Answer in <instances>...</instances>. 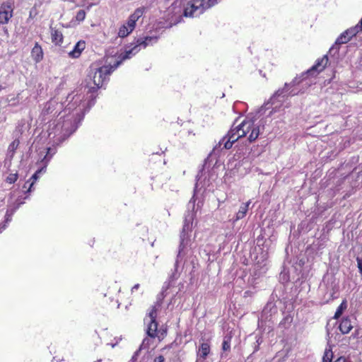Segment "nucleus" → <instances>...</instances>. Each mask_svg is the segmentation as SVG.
Masks as SVG:
<instances>
[{
  "label": "nucleus",
  "mask_w": 362,
  "mask_h": 362,
  "mask_svg": "<svg viewBox=\"0 0 362 362\" xmlns=\"http://www.w3.org/2000/svg\"><path fill=\"white\" fill-rule=\"evenodd\" d=\"M123 62L122 58L116 62L112 66H103L97 69H91L88 73V78L90 81L88 82V93L91 95L90 97L91 99L88 102V105L90 107L95 103V99L96 95L94 93L102 87L103 83L107 79V76L117 69L121 63Z\"/></svg>",
  "instance_id": "1"
},
{
  "label": "nucleus",
  "mask_w": 362,
  "mask_h": 362,
  "mask_svg": "<svg viewBox=\"0 0 362 362\" xmlns=\"http://www.w3.org/2000/svg\"><path fill=\"white\" fill-rule=\"evenodd\" d=\"M328 62L327 55H324L321 59H318L316 63L305 73H303L301 76V79L299 80L298 78H295L291 83H286V88H292L305 79V76L308 75H316L324 70Z\"/></svg>",
  "instance_id": "2"
},
{
  "label": "nucleus",
  "mask_w": 362,
  "mask_h": 362,
  "mask_svg": "<svg viewBox=\"0 0 362 362\" xmlns=\"http://www.w3.org/2000/svg\"><path fill=\"white\" fill-rule=\"evenodd\" d=\"M156 37L146 36L139 37L136 40L135 45L132 48L127 49L123 54L119 56V58H122L123 61L129 59L132 54H135L140 50L139 47L145 48L148 45L156 42Z\"/></svg>",
  "instance_id": "3"
},
{
  "label": "nucleus",
  "mask_w": 362,
  "mask_h": 362,
  "mask_svg": "<svg viewBox=\"0 0 362 362\" xmlns=\"http://www.w3.org/2000/svg\"><path fill=\"white\" fill-rule=\"evenodd\" d=\"M161 305V302L157 301L156 305L151 307V310L148 313L149 322H148V327L146 334L151 338H156L158 336V322H156L158 308Z\"/></svg>",
  "instance_id": "4"
},
{
  "label": "nucleus",
  "mask_w": 362,
  "mask_h": 362,
  "mask_svg": "<svg viewBox=\"0 0 362 362\" xmlns=\"http://www.w3.org/2000/svg\"><path fill=\"white\" fill-rule=\"evenodd\" d=\"M204 0H191L187 2L184 8L185 17H197L205 11Z\"/></svg>",
  "instance_id": "5"
},
{
  "label": "nucleus",
  "mask_w": 362,
  "mask_h": 362,
  "mask_svg": "<svg viewBox=\"0 0 362 362\" xmlns=\"http://www.w3.org/2000/svg\"><path fill=\"white\" fill-rule=\"evenodd\" d=\"M246 135V132L243 131L242 134H239L238 136H234L229 133L227 134L226 136H225L218 143V145H216L213 151H215L218 147H221L222 144H223V148L226 149H230L233 144L238 140V139L243 137Z\"/></svg>",
  "instance_id": "6"
},
{
  "label": "nucleus",
  "mask_w": 362,
  "mask_h": 362,
  "mask_svg": "<svg viewBox=\"0 0 362 362\" xmlns=\"http://www.w3.org/2000/svg\"><path fill=\"white\" fill-rule=\"evenodd\" d=\"M13 16V8L9 2L3 3L0 7V23L6 24Z\"/></svg>",
  "instance_id": "7"
},
{
  "label": "nucleus",
  "mask_w": 362,
  "mask_h": 362,
  "mask_svg": "<svg viewBox=\"0 0 362 362\" xmlns=\"http://www.w3.org/2000/svg\"><path fill=\"white\" fill-rule=\"evenodd\" d=\"M290 88H286V83L284 84V88L278 89L271 97L269 101L265 104L267 105L268 103L274 104V100L279 98H284L288 95H295L297 94L296 92H294L293 90H289Z\"/></svg>",
  "instance_id": "8"
},
{
  "label": "nucleus",
  "mask_w": 362,
  "mask_h": 362,
  "mask_svg": "<svg viewBox=\"0 0 362 362\" xmlns=\"http://www.w3.org/2000/svg\"><path fill=\"white\" fill-rule=\"evenodd\" d=\"M252 126L251 123V120H244L240 124L236 127H234V124L232 126L230 131L228 132L230 134H233L234 136H238L240 134V132L244 131L246 132V134L249 132L250 129Z\"/></svg>",
  "instance_id": "9"
},
{
  "label": "nucleus",
  "mask_w": 362,
  "mask_h": 362,
  "mask_svg": "<svg viewBox=\"0 0 362 362\" xmlns=\"http://www.w3.org/2000/svg\"><path fill=\"white\" fill-rule=\"evenodd\" d=\"M351 40L350 37L347 35L344 34L343 32L336 40L335 44L329 49V52L331 54H335L339 52V45L341 44H345Z\"/></svg>",
  "instance_id": "10"
},
{
  "label": "nucleus",
  "mask_w": 362,
  "mask_h": 362,
  "mask_svg": "<svg viewBox=\"0 0 362 362\" xmlns=\"http://www.w3.org/2000/svg\"><path fill=\"white\" fill-rule=\"evenodd\" d=\"M77 125H76L75 122H73L70 120H66L64 122L62 129L65 132L63 134V138L62 141L65 140L68 138L71 134H73L77 129Z\"/></svg>",
  "instance_id": "11"
},
{
  "label": "nucleus",
  "mask_w": 362,
  "mask_h": 362,
  "mask_svg": "<svg viewBox=\"0 0 362 362\" xmlns=\"http://www.w3.org/2000/svg\"><path fill=\"white\" fill-rule=\"evenodd\" d=\"M86 47V42L85 41L81 40L78 41L74 46V49L69 52V56L71 58L76 59L78 58L82 51L84 50Z\"/></svg>",
  "instance_id": "12"
},
{
  "label": "nucleus",
  "mask_w": 362,
  "mask_h": 362,
  "mask_svg": "<svg viewBox=\"0 0 362 362\" xmlns=\"http://www.w3.org/2000/svg\"><path fill=\"white\" fill-rule=\"evenodd\" d=\"M31 57L36 63L41 62L43 59L42 49L37 42L35 44L34 47L32 49Z\"/></svg>",
  "instance_id": "13"
},
{
  "label": "nucleus",
  "mask_w": 362,
  "mask_h": 362,
  "mask_svg": "<svg viewBox=\"0 0 362 362\" xmlns=\"http://www.w3.org/2000/svg\"><path fill=\"white\" fill-rule=\"evenodd\" d=\"M352 328L353 326L350 318L349 317H343L339 326L340 332L343 334H348Z\"/></svg>",
  "instance_id": "14"
},
{
  "label": "nucleus",
  "mask_w": 362,
  "mask_h": 362,
  "mask_svg": "<svg viewBox=\"0 0 362 362\" xmlns=\"http://www.w3.org/2000/svg\"><path fill=\"white\" fill-rule=\"evenodd\" d=\"M192 227L183 225L182 231L180 233V243L179 245V252L178 255L180 254L181 251L185 248V245L184 244V241L187 238V234L188 231L191 230Z\"/></svg>",
  "instance_id": "15"
},
{
  "label": "nucleus",
  "mask_w": 362,
  "mask_h": 362,
  "mask_svg": "<svg viewBox=\"0 0 362 362\" xmlns=\"http://www.w3.org/2000/svg\"><path fill=\"white\" fill-rule=\"evenodd\" d=\"M210 351V345L208 342H203L199 348L197 356L205 359Z\"/></svg>",
  "instance_id": "16"
},
{
  "label": "nucleus",
  "mask_w": 362,
  "mask_h": 362,
  "mask_svg": "<svg viewBox=\"0 0 362 362\" xmlns=\"http://www.w3.org/2000/svg\"><path fill=\"white\" fill-rule=\"evenodd\" d=\"M252 126L250 129L251 130V133L249 135L248 140L250 142L255 141L259 135V127L254 124V122L251 121Z\"/></svg>",
  "instance_id": "17"
},
{
  "label": "nucleus",
  "mask_w": 362,
  "mask_h": 362,
  "mask_svg": "<svg viewBox=\"0 0 362 362\" xmlns=\"http://www.w3.org/2000/svg\"><path fill=\"white\" fill-rule=\"evenodd\" d=\"M277 311V308L274 302H268L267 305L264 306L263 309V313L264 315H269L272 316L273 314L276 313Z\"/></svg>",
  "instance_id": "18"
},
{
  "label": "nucleus",
  "mask_w": 362,
  "mask_h": 362,
  "mask_svg": "<svg viewBox=\"0 0 362 362\" xmlns=\"http://www.w3.org/2000/svg\"><path fill=\"white\" fill-rule=\"evenodd\" d=\"M250 204V201L243 204L239 209V211L236 214V220H240L243 218L248 210V206Z\"/></svg>",
  "instance_id": "19"
},
{
  "label": "nucleus",
  "mask_w": 362,
  "mask_h": 362,
  "mask_svg": "<svg viewBox=\"0 0 362 362\" xmlns=\"http://www.w3.org/2000/svg\"><path fill=\"white\" fill-rule=\"evenodd\" d=\"M333 357L334 354L332 350V346L328 344V347L325 349L324 352L322 362H332Z\"/></svg>",
  "instance_id": "20"
},
{
  "label": "nucleus",
  "mask_w": 362,
  "mask_h": 362,
  "mask_svg": "<svg viewBox=\"0 0 362 362\" xmlns=\"http://www.w3.org/2000/svg\"><path fill=\"white\" fill-rule=\"evenodd\" d=\"M52 42L56 45H59L63 41V35L61 32L57 30H54L52 31Z\"/></svg>",
  "instance_id": "21"
},
{
  "label": "nucleus",
  "mask_w": 362,
  "mask_h": 362,
  "mask_svg": "<svg viewBox=\"0 0 362 362\" xmlns=\"http://www.w3.org/2000/svg\"><path fill=\"white\" fill-rule=\"evenodd\" d=\"M347 308V302L346 300H342L341 303L339 305L334 314V318L338 319L343 313L344 310Z\"/></svg>",
  "instance_id": "22"
},
{
  "label": "nucleus",
  "mask_w": 362,
  "mask_h": 362,
  "mask_svg": "<svg viewBox=\"0 0 362 362\" xmlns=\"http://www.w3.org/2000/svg\"><path fill=\"white\" fill-rule=\"evenodd\" d=\"M45 167L41 168H40V169H39V170H37V171H36V172L33 175V176L31 177V178H30V179L33 180V181L31 183H30V184H29V186H28V189H27L26 192H30V191H31V188H32V187H33V185H34V182H35V180H37L38 179V177H39L38 175H39L40 173H41L42 172H45Z\"/></svg>",
  "instance_id": "23"
},
{
  "label": "nucleus",
  "mask_w": 362,
  "mask_h": 362,
  "mask_svg": "<svg viewBox=\"0 0 362 362\" xmlns=\"http://www.w3.org/2000/svg\"><path fill=\"white\" fill-rule=\"evenodd\" d=\"M144 7H141V8H138L135 10V11L134 12V13H132L129 18L135 20L136 21H137L140 17L142 16L144 12Z\"/></svg>",
  "instance_id": "24"
},
{
  "label": "nucleus",
  "mask_w": 362,
  "mask_h": 362,
  "mask_svg": "<svg viewBox=\"0 0 362 362\" xmlns=\"http://www.w3.org/2000/svg\"><path fill=\"white\" fill-rule=\"evenodd\" d=\"M132 32V31H130V30L125 25H123L119 29L118 36L120 37H127Z\"/></svg>",
  "instance_id": "25"
},
{
  "label": "nucleus",
  "mask_w": 362,
  "mask_h": 362,
  "mask_svg": "<svg viewBox=\"0 0 362 362\" xmlns=\"http://www.w3.org/2000/svg\"><path fill=\"white\" fill-rule=\"evenodd\" d=\"M194 214L192 211H188L185 214L184 225L191 226L192 225Z\"/></svg>",
  "instance_id": "26"
},
{
  "label": "nucleus",
  "mask_w": 362,
  "mask_h": 362,
  "mask_svg": "<svg viewBox=\"0 0 362 362\" xmlns=\"http://www.w3.org/2000/svg\"><path fill=\"white\" fill-rule=\"evenodd\" d=\"M83 97L81 95H76L71 98V100H74L72 104H69V109H73L75 107V105H78L81 103Z\"/></svg>",
  "instance_id": "27"
},
{
  "label": "nucleus",
  "mask_w": 362,
  "mask_h": 362,
  "mask_svg": "<svg viewBox=\"0 0 362 362\" xmlns=\"http://www.w3.org/2000/svg\"><path fill=\"white\" fill-rule=\"evenodd\" d=\"M23 202H18L16 206L11 209V210H7L6 213V222H8L11 220V216L13 215V214L15 212V211L18 209V207L21 206V204H22Z\"/></svg>",
  "instance_id": "28"
},
{
  "label": "nucleus",
  "mask_w": 362,
  "mask_h": 362,
  "mask_svg": "<svg viewBox=\"0 0 362 362\" xmlns=\"http://www.w3.org/2000/svg\"><path fill=\"white\" fill-rule=\"evenodd\" d=\"M230 340L231 337L226 336L223 339V341L222 344V349L223 351H229L230 349Z\"/></svg>",
  "instance_id": "29"
},
{
  "label": "nucleus",
  "mask_w": 362,
  "mask_h": 362,
  "mask_svg": "<svg viewBox=\"0 0 362 362\" xmlns=\"http://www.w3.org/2000/svg\"><path fill=\"white\" fill-rule=\"evenodd\" d=\"M20 142L18 140L15 139L13 141L11 142V144L9 145L8 151L9 153H11V156H13L15 151L18 148Z\"/></svg>",
  "instance_id": "30"
},
{
  "label": "nucleus",
  "mask_w": 362,
  "mask_h": 362,
  "mask_svg": "<svg viewBox=\"0 0 362 362\" xmlns=\"http://www.w3.org/2000/svg\"><path fill=\"white\" fill-rule=\"evenodd\" d=\"M18 177V173L10 174V175L6 177V181L8 183H10V184L14 183V182L17 180Z\"/></svg>",
  "instance_id": "31"
},
{
  "label": "nucleus",
  "mask_w": 362,
  "mask_h": 362,
  "mask_svg": "<svg viewBox=\"0 0 362 362\" xmlns=\"http://www.w3.org/2000/svg\"><path fill=\"white\" fill-rule=\"evenodd\" d=\"M86 18V11L84 10H79L76 16V19L78 21H83Z\"/></svg>",
  "instance_id": "32"
},
{
  "label": "nucleus",
  "mask_w": 362,
  "mask_h": 362,
  "mask_svg": "<svg viewBox=\"0 0 362 362\" xmlns=\"http://www.w3.org/2000/svg\"><path fill=\"white\" fill-rule=\"evenodd\" d=\"M217 4V0H204V8L205 10L211 8Z\"/></svg>",
  "instance_id": "33"
},
{
  "label": "nucleus",
  "mask_w": 362,
  "mask_h": 362,
  "mask_svg": "<svg viewBox=\"0 0 362 362\" xmlns=\"http://www.w3.org/2000/svg\"><path fill=\"white\" fill-rule=\"evenodd\" d=\"M136 21L131 18H129V20L127 21L128 28L130 30V31H133V30L135 28Z\"/></svg>",
  "instance_id": "34"
},
{
  "label": "nucleus",
  "mask_w": 362,
  "mask_h": 362,
  "mask_svg": "<svg viewBox=\"0 0 362 362\" xmlns=\"http://www.w3.org/2000/svg\"><path fill=\"white\" fill-rule=\"evenodd\" d=\"M150 339L148 338H145L141 344L140 345V349H147L149 346Z\"/></svg>",
  "instance_id": "35"
},
{
  "label": "nucleus",
  "mask_w": 362,
  "mask_h": 362,
  "mask_svg": "<svg viewBox=\"0 0 362 362\" xmlns=\"http://www.w3.org/2000/svg\"><path fill=\"white\" fill-rule=\"evenodd\" d=\"M292 322V317L290 315H287L281 321L280 325H284L286 323L290 324Z\"/></svg>",
  "instance_id": "36"
},
{
  "label": "nucleus",
  "mask_w": 362,
  "mask_h": 362,
  "mask_svg": "<svg viewBox=\"0 0 362 362\" xmlns=\"http://www.w3.org/2000/svg\"><path fill=\"white\" fill-rule=\"evenodd\" d=\"M356 262L359 272L362 275V258L357 257Z\"/></svg>",
  "instance_id": "37"
},
{
  "label": "nucleus",
  "mask_w": 362,
  "mask_h": 362,
  "mask_svg": "<svg viewBox=\"0 0 362 362\" xmlns=\"http://www.w3.org/2000/svg\"><path fill=\"white\" fill-rule=\"evenodd\" d=\"M141 349H140V348L136 351L134 354V355L132 356L131 360L129 361V362H135L136 360H137V358L139 355V353L141 351Z\"/></svg>",
  "instance_id": "38"
},
{
  "label": "nucleus",
  "mask_w": 362,
  "mask_h": 362,
  "mask_svg": "<svg viewBox=\"0 0 362 362\" xmlns=\"http://www.w3.org/2000/svg\"><path fill=\"white\" fill-rule=\"evenodd\" d=\"M153 362H165V358L163 356L160 355L154 358Z\"/></svg>",
  "instance_id": "39"
},
{
  "label": "nucleus",
  "mask_w": 362,
  "mask_h": 362,
  "mask_svg": "<svg viewBox=\"0 0 362 362\" xmlns=\"http://www.w3.org/2000/svg\"><path fill=\"white\" fill-rule=\"evenodd\" d=\"M334 362H346V360L345 357L340 356L337 358Z\"/></svg>",
  "instance_id": "40"
},
{
  "label": "nucleus",
  "mask_w": 362,
  "mask_h": 362,
  "mask_svg": "<svg viewBox=\"0 0 362 362\" xmlns=\"http://www.w3.org/2000/svg\"><path fill=\"white\" fill-rule=\"evenodd\" d=\"M160 333V334L163 337L166 334V329H160L158 330V334Z\"/></svg>",
  "instance_id": "41"
},
{
  "label": "nucleus",
  "mask_w": 362,
  "mask_h": 362,
  "mask_svg": "<svg viewBox=\"0 0 362 362\" xmlns=\"http://www.w3.org/2000/svg\"><path fill=\"white\" fill-rule=\"evenodd\" d=\"M262 342V339L261 337H259L256 340V344L259 345Z\"/></svg>",
  "instance_id": "42"
},
{
  "label": "nucleus",
  "mask_w": 362,
  "mask_h": 362,
  "mask_svg": "<svg viewBox=\"0 0 362 362\" xmlns=\"http://www.w3.org/2000/svg\"><path fill=\"white\" fill-rule=\"evenodd\" d=\"M139 284H135V285L132 287V291L133 292L134 290L138 289V288H139Z\"/></svg>",
  "instance_id": "43"
},
{
  "label": "nucleus",
  "mask_w": 362,
  "mask_h": 362,
  "mask_svg": "<svg viewBox=\"0 0 362 362\" xmlns=\"http://www.w3.org/2000/svg\"><path fill=\"white\" fill-rule=\"evenodd\" d=\"M259 345L256 344V345L254 347V351L253 352L257 351L259 350Z\"/></svg>",
  "instance_id": "44"
},
{
  "label": "nucleus",
  "mask_w": 362,
  "mask_h": 362,
  "mask_svg": "<svg viewBox=\"0 0 362 362\" xmlns=\"http://www.w3.org/2000/svg\"><path fill=\"white\" fill-rule=\"evenodd\" d=\"M28 183H29V182H26L24 184V185H23V188L26 189V188L28 187Z\"/></svg>",
  "instance_id": "45"
},
{
  "label": "nucleus",
  "mask_w": 362,
  "mask_h": 362,
  "mask_svg": "<svg viewBox=\"0 0 362 362\" xmlns=\"http://www.w3.org/2000/svg\"><path fill=\"white\" fill-rule=\"evenodd\" d=\"M4 88V87L1 84H0V91H1V90H3Z\"/></svg>",
  "instance_id": "46"
},
{
  "label": "nucleus",
  "mask_w": 362,
  "mask_h": 362,
  "mask_svg": "<svg viewBox=\"0 0 362 362\" xmlns=\"http://www.w3.org/2000/svg\"><path fill=\"white\" fill-rule=\"evenodd\" d=\"M6 228V225L4 224L2 227L3 229H4Z\"/></svg>",
  "instance_id": "47"
}]
</instances>
